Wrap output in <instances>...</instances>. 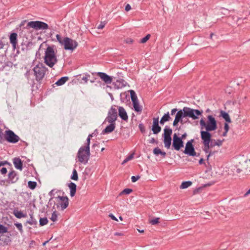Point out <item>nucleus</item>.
I'll return each instance as SVG.
<instances>
[{"label":"nucleus","mask_w":250,"mask_h":250,"mask_svg":"<svg viewBox=\"0 0 250 250\" xmlns=\"http://www.w3.org/2000/svg\"><path fill=\"white\" fill-rule=\"evenodd\" d=\"M44 63L50 67H52L57 62L56 53L52 46H48L45 49L44 56Z\"/></svg>","instance_id":"1"},{"label":"nucleus","mask_w":250,"mask_h":250,"mask_svg":"<svg viewBox=\"0 0 250 250\" xmlns=\"http://www.w3.org/2000/svg\"><path fill=\"white\" fill-rule=\"evenodd\" d=\"M207 119V122H205L203 119L200 120V125L201 126V128H205L206 129V131L202 130L201 132L209 133V131H214L216 129L217 122L214 117L212 115H208Z\"/></svg>","instance_id":"2"},{"label":"nucleus","mask_w":250,"mask_h":250,"mask_svg":"<svg viewBox=\"0 0 250 250\" xmlns=\"http://www.w3.org/2000/svg\"><path fill=\"white\" fill-rule=\"evenodd\" d=\"M57 41L62 45H63L65 50H74L77 47L78 42L68 37L62 39L61 36L57 34L56 35Z\"/></svg>","instance_id":"3"},{"label":"nucleus","mask_w":250,"mask_h":250,"mask_svg":"<svg viewBox=\"0 0 250 250\" xmlns=\"http://www.w3.org/2000/svg\"><path fill=\"white\" fill-rule=\"evenodd\" d=\"M201 138L203 144V150L208 154L211 150L210 149L214 147V144L211 140V135L210 133L201 132Z\"/></svg>","instance_id":"4"},{"label":"nucleus","mask_w":250,"mask_h":250,"mask_svg":"<svg viewBox=\"0 0 250 250\" xmlns=\"http://www.w3.org/2000/svg\"><path fill=\"white\" fill-rule=\"evenodd\" d=\"M90 155V148L81 146L77 153V157L78 161L81 163L86 164L89 159Z\"/></svg>","instance_id":"5"},{"label":"nucleus","mask_w":250,"mask_h":250,"mask_svg":"<svg viewBox=\"0 0 250 250\" xmlns=\"http://www.w3.org/2000/svg\"><path fill=\"white\" fill-rule=\"evenodd\" d=\"M29 27L33 28L36 30L47 29L48 28V25L47 23L41 21H31L28 22L26 27H24L21 33L23 32H28Z\"/></svg>","instance_id":"6"},{"label":"nucleus","mask_w":250,"mask_h":250,"mask_svg":"<svg viewBox=\"0 0 250 250\" xmlns=\"http://www.w3.org/2000/svg\"><path fill=\"white\" fill-rule=\"evenodd\" d=\"M47 70V68L42 63L37 64L33 69L36 80L37 81L42 80Z\"/></svg>","instance_id":"7"},{"label":"nucleus","mask_w":250,"mask_h":250,"mask_svg":"<svg viewBox=\"0 0 250 250\" xmlns=\"http://www.w3.org/2000/svg\"><path fill=\"white\" fill-rule=\"evenodd\" d=\"M183 110L185 111L186 117H190L193 120L198 119V116L202 115L203 113L202 110L194 109L188 107H184Z\"/></svg>","instance_id":"8"},{"label":"nucleus","mask_w":250,"mask_h":250,"mask_svg":"<svg viewBox=\"0 0 250 250\" xmlns=\"http://www.w3.org/2000/svg\"><path fill=\"white\" fill-rule=\"evenodd\" d=\"M117 106L113 105L109 110L108 116L106 118V121L108 123H115L117 118Z\"/></svg>","instance_id":"9"},{"label":"nucleus","mask_w":250,"mask_h":250,"mask_svg":"<svg viewBox=\"0 0 250 250\" xmlns=\"http://www.w3.org/2000/svg\"><path fill=\"white\" fill-rule=\"evenodd\" d=\"M4 137L7 142L11 143H16L20 140L19 137L10 130L5 131Z\"/></svg>","instance_id":"10"},{"label":"nucleus","mask_w":250,"mask_h":250,"mask_svg":"<svg viewBox=\"0 0 250 250\" xmlns=\"http://www.w3.org/2000/svg\"><path fill=\"white\" fill-rule=\"evenodd\" d=\"M194 140L191 139L186 143L185 149L184 151L185 154L191 156H196V152L192 144Z\"/></svg>","instance_id":"11"},{"label":"nucleus","mask_w":250,"mask_h":250,"mask_svg":"<svg viewBox=\"0 0 250 250\" xmlns=\"http://www.w3.org/2000/svg\"><path fill=\"white\" fill-rule=\"evenodd\" d=\"M172 146L176 150H179L184 146V142L176 133L173 135Z\"/></svg>","instance_id":"12"},{"label":"nucleus","mask_w":250,"mask_h":250,"mask_svg":"<svg viewBox=\"0 0 250 250\" xmlns=\"http://www.w3.org/2000/svg\"><path fill=\"white\" fill-rule=\"evenodd\" d=\"M57 201L59 205L61 207L62 210L66 208L69 204V200L67 196H58L57 197Z\"/></svg>","instance_id":"13"},{"label":"nucleus","mask_w":250,"mask_h":250,"mask_svg":"<svg viewBox=\"0 0 250 250\" xmlns=\"http://www.w3.org/2000/svg\"><path fill=\"white\" fill-rule=\"evenodd\" d=\"M185 117H186L185 115V111H183V110H180L178 111L176 114L175 119L173 123V125L175 126L179 122H181V123L183 124L182 118Z\"/></svg>","instance_id":"14"},{"label":"nucleus","mask_w":250,"mask_h":250,"mask_svg":"<svg viewBox=\"0 0 250 250\" xmlns=\"http://www.w3.org/2000/svg\"><path fill=\"white\" fill-rule=\"evenodd\" d=\"M152 130L154 134H157L161 130V127L159 125V118H153Z\"/></svg>","instance_id":"15"},{"label":"nucleus","mask_w":250,"mask_h":250,"mask_svg":"<svg viewBox=\"0 0 250 250\" xmlns=\"http://www.w3.org/2000/svg\"><path fill=\"white\" fill-rule=\"evenodd\" d=\"M97 75L106 84H110L112 82V78L105 73L97 72Z\"/></svg>","instance_id":"16"},{"label":"nucleus","mask_w":250,"mask_h":250,"mask_svg":"<svg viewBox=\"0 0 250 250\" xmlns=\"http://www.w3.org/2000/svg\"><path fill=\"white\" fill-rule=\"evenodd\" d=\"M119 111V116L124 121H127L128 119V115L125 108L122 106H118Z\"/></svg>","instance_id":"17"},{"label":"nucleus","mask_w":250,"mask_h":250,"mask_svg":"<svg viewBox=\"0 0 250 250\" xmlns=\"http://www.w3.org/2000/svg\"><path fill=\"white\" fill-rule=\"evenodd\" d=\"M18 35L16 33H12L9 36L10 42L12 44L14 48H16L18 43Z\"/></svg>","instance_id":"18"},{"label":"nucleus","mask_w":250,"mask_h":250,"mask_svg":"<svg viewBox=\"0 0 250 250\" xmlns=\"http://www.w3.org/2000/svg\"><path fill=\"white\" fill-rule=\"evenodd\" d=\"M19 179L17 173L12 170L8 174V180L9 181L12 183H16Z\"/></svg>","instance_id":"19"},{"label":"nucleus","mask_w":250,"mask_h":250,"mask_svg":"<svg viewBox=\"0 0 250 250\" xmlns=\"http://www.w3.org/2000/svg\"><path fill=\"white\" fill-rule=\"evenodd\" d=\"M13 163L16 168L21 170L22 169V163L19 158H15L13 160Z\"/></svg>","instance_id":"20"},{"label":"nucleus","mask_w":250,"mask_h":250,"mask_svg":"<svg viewBox=\"0 0 250 250\" xmlns=\"http://www.w3.org/2000/svg\"><path fill=\"white\" fill-rule=\"evenodd\" d=\"M0 241L2 242L1 244L3 245H8L11 241L9 235H1L0 236Z\"/></svg>","instance_id":"21"},{"label":"nucleus","mask_w":250,"mask_h":250,"mask_svg":"<svg viewBox=\"0 0 250 250\" xmlns=\"http://www.w3.org/2000/svg\"><path fill=\"white\" fill-rule=\"evenodd\" d=\"M110 125H107L104 130L103 132L105 133H109L112 132L115 128V123H109Z\"/></svg>","instance_id":"22"},{"label":"nucleus","mask_w":250,"mask_h":250,"mask_svg":"<svg viewBox=\"0 0 250 250\" xmlns=\"http://www.w3.org/2000/svg\"><path fill=\"white\" fill-rule=\"evenodd\" d=\"M68 186L70 190V196L73 197L76 192L77 186L75 183L71 182Z\"/></svg>","instance_id":"23"},{"label":"nucleus","mask_w":250,"mask_h":250,"mask_svg":"<svg viewBox=\"0 0 250 250\" xmlns=\"http://www.w3.org/2000/svg\"><path fill=\"white\" fill-rule=\"evenodd\" d=\"M127 84V83L123 79L117 80L116 82L115 85L117 86L118 88H122L125 87Z\"/></svg>","instance_id":"24"},{"label":"nucleus","mask_w":250,"mask_h":250,"mask_svg":"<svg viewBox=\"0 0 250 250\" xmlns=\"http://www.w3.org/2000/svg\"><path fill=\"white\" fill-rule=\"evenodd\" d=\"M164 133L163 134V137H171V135L172 133V130L168 127L167 126H166L164 128Z\"/></svg>","instance_id":"25"},{"label":"nucleus","mask_w":250,"mask_h":250,"mask_svg":"<svg viewBox=\"0 0 250 250\" xmlns=\"http://www.w3.org/2000/svg\"><path fill=\"white\" fill-rule=\"evenodd\" d=\"M171 119L169 112L165 114L161 119L160 123L161 125H164L166 122L169 121Z\"/></svg>","instance_id":"26"},{"label":"nucleus","mask_w":250,"mask_h":250,"mask_svg":"<svg viewBox=\"0 0 250 250\" xmlns=\"http://www.w3.org/2000/svg\"><path fill=\"white\" fill-rule=\"evenodd\" d=\"M14 215L18 218H21L26 217V214L23 213L21 211H19L17 209H14L13 211Z\"/></svg>","instance_id":"27"},{"label":"nucleus","mask_w":250,"mask_h":250,"mask_svg":"<svg viewBox=\"0 0 250 250\" xmlns=\"http://www.w3.org/2000/svg\"><path fill=\"white\" fill-rule=\"evenodd\" d=\"M165 147L168 149L171 144V137H164Z\"/></svg>","instance_id":"28"},{"label":"nucleus","mask_w":250,"mask_h":250,"mask_svg":"<svg viewBox=\"0 0 250 250\" xmlns=\"http://www.w3.org/2000/svg\"><path fill=\"white\" fill-rule=\"evenodd\" d=\"M153 153L157 156L161 154L163 157H165L166 156V153L164 151H162L158 147L154 149Z\"/></svg>","instance_id":"29"},{"label":"nucleus","mask_w":250,"mask_h":250,"mask_svg":"<svg viewBox=\"0 0 250 250\" xmlns=\"http://www.w3.org/2000/svg\"><path fill=\"white\" fill-rule=\"evenodd\" d=\"M220 115L225 120L226 122L228 123L231 122V120L229 117V116L227 113L223 111H221Z\"/></svg>","instance_id":"30"},{"label":"nucleus","mask_w":250,"mask_h":250,"mask_svg":"<svg viewBox=\"0 0 250 250\" xmlns=\"http://www.w3.org/2000/svg\"><path fill=\"white\" fill-rule=\"evenodd\" d=\"M68 80V78L67 77H62L55 84L58 86L62 85L67 80Z\"/></svg>","instance_id":"31"},{"label":"nucleus","mask_w":250,"mask_h":250,"mask_svg":"<svg viewBox=\"0 0 250 250\" xmlns=\"http://www.w3.org/2000/svg\"><path fill=\"white\" fill-rule=\"evenodd\" d=\"M192 183L191 181H185L182 183L180 188L181 189H185L191 186Z\"/></svg>","instance_id":"32"},{"label":"nucleus","mask_w":250,"mask_h":250,"mask_svg":"<svg viewBox=\"0 0 250 250\" xmlns=\"http://www.w3.org/2000/svg\"><path fill=\"white\" fill-rule=\"evenodd\" d=\"M244 172L248 174L250 172V163H245L243 166Z\"/></svg>","instance_id":"33"},{"label":"nucleus","mask_w":250,"mask_h":250,"mask_svg":"<svg viewBox=\"0 0 250 250\" xmlns=\"http://www.w3.org/2000/svg\"><path fill=\"white\" fill-rule=\"evenodd\" d=\"M130 93L132 103L138 102L137 97L134 91L131 90H130Z\"/></svg>","instance_id":"34"},{"label":"nucleus","mask_w":250,"mask_h":250,"mask_svg":"<svg viewBox=\"0 0 250 250\" xmlns=\"http://www.w3.org/2000/svg\"><path fill=\"white\" fill-rule=\"evenodd\" d=\"M130 93L132 103L138 102L137 97L134 91L131 90H130Z\"/></svg>","instance_id":"35"},{"label":"nucleus","mask_w":250,"mask_h":250,"mask_svg":"<svg viewBox=\"0 0 250 250\" xmlns=\"http://www.w3.org/2000/svg\"><path fill=\"white\" fill-rule=\"evenodd\" d=\"M30 218L27 220L26 223L31 225H35L37 224V221L34 218L33 214H30Z\"/></svg>","instance_id":"36"},{"label":"nucleus","mask_w":250,"mask_h":250,"mask_svg":"<svg viewBox=\"0 0 250 250\" xmlns=\"http://www.w3.org/2000/svg\"><path fill=\"white\" fill-rule=\"evenodd\" d=\"M133 105L135 111L141 112L142 111V107L140 106L138 102L133 103Z\"/></svg>","instance_id":"37"},{"label":"nucleus","mask_w":250,"mask_h":250,"mask_svg":"<svg viewBox=\"0 0 250 250\" xmlns=\"http://www.w3.org/2000/svg\"><path fill=\"white\" fill-rule=\"evenodd\" d=\"M134 156V153H132L130 154L128 156H127L122 163V165H124L125 163H126L128 161L132 160Z\"/></svg>","instance_id":"38"},{"label":"nucleus","mask_w":250,"mask_h":250,"mask_svg":"<svg viewBox=\"0 0 250 250\" xmlns=\"http://www.w3.org/2000/svg\"><path fill=\"white\" fill-rule=\"evenodd\" d=\"M71 178L72 180H75V181H77L78 180V176L77 171L75 169H74L73 170V173H72V175L71 177Z\"/></svg>","instance_id":"39"},{"label":"nucleus","mask_w":250,"mask_h":250,"mask_svg":"<svg viewBox=\"0 0 250 250\" xmlns=\"http://www.w3.org/2000/svg\"><path fill=\"white\" fill-rule=\"evenodd\" d=\"M8 232V229L3 225L0 224V234H3Z\"/></svg>","instance_id":"40"},{"label":"nucleus","mask_w":250,"mask_h":250,"mask_svg":"<svg viewBox=\"0 0 250 250\" xmlns=\"http://www.w3.org/2000/svg\"><path fill=\"white\" fill-rule=\"evenodd\" d=\"M28 186L30 189H34L37 186V183L36 182L29 181Z\"/></svg>","instance_id":"41"},{"label":"nucleus","mask_w":250,"mask_h":250,"mask_svg":"<svg viewBox=\"0 0 250 250\" xmlns=\"http://www.w3.org/2000/svg\"><path fill=\"white\" fill-rule=\"evenodd\" d=\"M48 223V220L46 218H41L40 219V225L42 226L47 224Z\"/></svg>","instance_id":"42"},{"label":"nucleus","mask_w":250,"mask_h":250,"mask_svg":"<svg viewBox=\"0 0 250 250\" xmlns=\"http://www.w3.org/2000/svg\"><path fill=\"white\" fill-rule=\"evenodd\" d=\"M159 220L160 218H155L149 220V223L152 225H155L159 223Z\"/></svg>","instance_id":"43"},{"label":"nucleus","mask_w":250,"mask_h":250,"mask_svg":"<svg viewBox=\"0 0 250 250\" xmlns=\"http://www.w3.org/2000/svg\"><path fill=\"white\" fill-rule=\"evenodd\" d=\"M150 37V35L147 34L146 36H145V37L142 38L140 40V42L142 43H146L149 39Z\"/></svg>","instance_id":"44"},{"label":"nucleus","mask_w":250,"mask_h":250,"mask_svg":"<svg viewBox=\"0 0 250 250\" xmlns=\"http://www.w3.org/2000/svg\"><path fill=\"white\" fill-rule=\"evenodd\" d=\"M132 191V190L130 188H125L124 189L120 194V195L122 194H129Z\"/></svg>","instance_id":"45"},{"label":"nucleus","mask_w":250,"mask_h":250,"mask_svg":"<svg viewBox=\"0 0 250 250\" xmlns=\"http://www.w3.org/2000/svg\"><path fill=\"white\" fill-rule=\"evenodd\" d=\"M58 216L56 214V211H54L51 215V217L50 218V219L53 222H56L57 220Z\"/></svg>","instance_id":"46"},{"label":"nucleus","mask_w":250,"mask_h":250,"mask_svg":"<svg viewBox=\"0 0 250 250\" xmlns=\"http://www.w3.org/2000/svg\"><path fill=\"white\" fill-rule=\"evenodd\" d=\"M15 225L16 226V227L19 230L21 233H22L23 232L22 226L21 223H17L15 224Z\"/></svg>","instance_id":"47"},{"label":"nucleus","mask_w":250,"mask_h":250,"mask_svg":"<svg viewBox=\"0 0 250 250\" xmlns=\"http://www.w3.org/2000/svg\"><path fill=\"white\" fill-rule=\"evenodd\" d=\"M92 137V134H89L86 139V144L85 146H83V147H88V148H90L89 145L90 143V138Z\"/></svg>","instance_id":"48"},{"label":"nucleus","mask_w":250,"mask_h":250,"mask_svg":"<svg viewBox=\"0 0 250 250\" xmlns=\"http://www.w3.org/2000/svg\"><path fill=\"white\" fill-rule=\"evenodd\" d=\"M213 144H214V146H219L222 145L223 141L220 140H217L216 141L214 140V141H213Z\"/></svg>","instance_id":"49"},{"label":"nucleus","mask_w":250,"mask_h":250,"mask_svg":"<svg viewBox=\"0 0 250 250\" xmlns=\"http://www.w3.org/2000/svg\"><path fill=\"white\" fill-rule=\"evenodd\" d=\"M90 77V75L89 74H85L84 76L82 78V80H83L85 83H87L88 81V78Z\"/></svg>","instance_id":"50"},{"label":"nucleus","mask_w":250,"mask_h":250,"mask_svg":"<svg viewBox=\"0 0 250 250\" xmlns=\"http://www.w3.org/2000/svg\"><path fill=\"white\" fill-rule=\"evenodd\" d=\"M233 170L234 171H235L236 173H240L241 171H243H243V168L242 167L241 169L239 168H237L236 167H234Z\"/></svg>","instance_id":"51"},{"label":"nucleus","mask_w":250,"mask_h":250,"mask_svg":"<svg viewBox=\"0 0 250 250\" xmlns=\"http://www.w3.org/2000/svg\"><path fill=\"white\" fill-rule=\"evenodd\" d=\"M139 127L142 133H144L145 132V128L143 124H139Z\"/></svg>","instance_id":"52"},{"label":"nucleus","mask_w":250,"mask_h":250,"mask_svg":"<svg viewBox=\"0 0 250 250\" xmlns=\"http://www.w3.org/2000/svg\"><path fill=\"white\" fill-rule=\"evenodd\" d=\"M105 23L104 22H101L100 24L98 26V29H102L105 26Z\"/></svg>","instance_id":"53"},{"label":"nucleus","mask_w":250,"mask_h":250,"mask_svg":"<svg viewBox=\"0 0 250 250\" xmlns=\"http://www.w3.org/2000/svg\"><path fill=\"white\" fill-rule=\"evenodd\" d=\"M139 178H140L139 176H132L131 177V181L132 182L134 183V182H136Z\"/></svg>","instance_id":"54"},{"label":"nucleus","mask_w":250,"mask_h":250,"mask_svg":"<svg viewBox=\"0 0 250 250\" xmlns=\"http://www.w3.org/2000/svg\"><path fill=\"white\" fill-rule=\"evenodd\" d=\"M215 153V151H212L211 150H210L208 153V155L207 156V159L208 160L209 157L212 156L213 155H214Z\"/></svg>","instance_id":"55"},{"label":"nucleus","mask_w":250,"mask_h":250,"mask_svg":"<svg viewBox=\"0 0 250 250\" xmlns=\"http://www.w3.org/2000/svg\"><path fill=\"white\" fill-rule=\"evenodd\" d=\"M0 171L1 174L3 175L5 174L7 171V169L5 167H2Z\"/></svg>","instance_id":"56"},{"label":"nucleus","mask_w":250,"mask_h":250,"mask_svg":"<svg viewBox=\"0 0 250 250\" xmlns=\"http://www.w3.org/2000/svg\"><path fill=\"white\" fill-rule=\"evenodd\" d=\"M229 125L227 123H225V125H224L225 131L226 132H228V131L229 130Z\"/></svg>","instance_id":"57"},{"label":"nucleus","mask_w":250,"mask_h":250,"mask_svg":"<svg viewBox=\"0 0 250 250\" xmlns=\"http://www.w3.org/2000/svg\"><path fill=\"white\" fill-rule=\"evenodd\" d=\"M131 9V6L129 4H127L126 5V6L125 7V10L126 11H128Z\"/></svg>","instance_id":"58"},{"label":"nucleus","mask_w":250,"mask_h":250,"mask_svg":"<svg viewBox=\"0 0 250 250\" xmlns=\"http://www.w3.org/2000/svg\"><path fill=\"white\" fill-rule=\"evenodd\" d=\"M149 143L150 144H154V143H157V142L156 141V140L152 138L150 140H149Z\"/></svg>","instance_id":"59"},{"label":"nucleus","mask_w":250,"mask_h":250,"mask_svg":"<svg viewBox=\"0 0 250 250\" xmlns=\"http://www.w3.org/2000/svg\"><path fill=\"white\" fill-rule=\"evenodd\" d=\"M125 42L127 43H132L133 42V40L130 38H127L125 40Z\"/></svg>","instance_id":"60"},{"label":"nucleus","mask_w":250,"mask_h":250,"mask_svg":"<svg viewBox=\"0 0 250 250\" xmlns=\"http://www.w3.org/2000/svg\"><path fill=\"white\" fill-rule=\"evenodd\" d=\"M109 216L113 220L118 221L117 219L112 214H110Z\"/></svg>","instance_id":"61"},{"label":"nucleus","mask_w":250,"mask_h":250,"mask_svg":"<svg viewBox=\"0 0 250 250\" xmlns=\"http://www.w3.org/2000/svg\"><path fill=\"white\" fill-rule=\"evenodd\" d=\"M7 164V162L6 161H0V167L1 166H4Z\"/></svg>","instance_id":"62"},{"label":"nucleus","mask_w":250,"mask_h":250,"mask_svg":"<svg viewBox=\"0 0 250 250\" xmlns=\"http://www.w3.org/2000/svg\"><path fill=\"white\" fill-rule=\"evenodd\" d=\"M177 111V109L176 108H173L171 111V115H174L176 112Z\"/></svg>","instance_id":"63"},{"label":"nucleus","mask_w":250,"mask_h":250,"mask_svg":"<svg viewBox=\"0 0 250 250\" xmlns=\"http://www.w3.org/2000/svg\"><path fill=\"white\" fill-rule=\"evenodd\" d=\"M114 235L115 236H123L124 235V234L122 232H115Z\"/></svg>","instance_id":"64"}]
</instances>
